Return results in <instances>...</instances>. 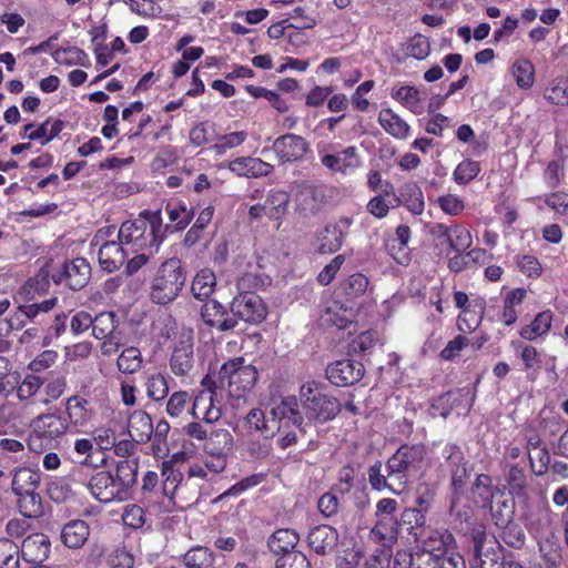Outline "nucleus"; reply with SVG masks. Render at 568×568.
I'll return each instance as SVG.
<instances>
[{"instance_id": "obj_1", "label": "nucleus", "mask_w": 568, "mask_h": 568, "mask_svg": "<svg viewBox=\"0 0 568 568\" xmlns=\"http://www.w3.org/2000/svg\"><path fill=\"white\" fill-rule=\"evenodd\" d=\"M139 466L138 459H119L115 475L105 469L94 471L87 484L89 493L103 504L130 499L138 484Z\"/></svg>"}, {"instance_id": "obj_2", "label": "nucleus", "mask_w": 568, "mask_h": 568, "mask_svg": "<svg viewBox=\"0 0 568 568\" xmlns=\"http://www.w3.org/2000/svg\"><path fill=\"white\" fill-rule=\"evenodd\" d=\"M163 224L160 212L144 210L134 220L125 221L118 230L116 239L130 252L159 251L163 242Z\"/></svg>"}, {"instance_id": "obj_3", "label": "nucleus", "mask_w": 568, "mask_h": 568, "mask_svg": "<svg viewBox=\"0 0 568 568\" xmlns=\"http://www.w3.org/2000/svg\"><path fill=\"white\" fill-rule=\"evenodd\" d=\"M204 387L193 399L191 415L193 420L183 426V434L203 447L215 423L222 417V409L215 405V382L206 375L202 382Z\"/></svg>"}, {"instance_id": "obj_4", "label": "nucleus", "mask_w": 568, "mask_h": 568, "mask_svg": "<svg viewBox=\"0 0 568 568\" xmlns=\"http://www.w3.org/2000/svg\"><path fill=\"white\" fill-rule=\"evenodd\" d=\"M298 400L303 416L316 424L333 420L342 410L338 398L328 392L324 383L315 379H308L301 385Z\"/></svg>"}, {"instance_id": "obj_5", "label": "nucleus", "mask_w": 568, "mask_h": 568, "mask_svg": "<svg viewBox=\"0 0 568 568\" xmlns=\"http://www.w3.org/2000/svg\"><path fill=\"white\" fill-rule=\"evenodd\" d=\"M11 491L17 497L19 513L28 518L43 515L42 498L38 493L41 473L38 469L20 466L12 470Z\"/></svg>"}, {"instance_id": "obj_6", "label": "nucleus", "mask_w": 568, "mask_h": 568, "mask_svg": "<svg viewBox=\"0 0 568 568\" xmlns=\"http://www.w3.org/2000/svg\"><path fill=\"white\" fill-rule=\"evenodd\" d=\"M187 277L184 263L178 257L165 260L158 267L150 285V298L155 304L166 305L180 295Z\"/></svg>"}, {"instance_id": "obj_7", "label": "nucleus", "mask_w": 568, "mask_h": 568, "mask_svg": "<svg viewBox=\"0 0 568 568\" xmlns=\"http://www.w3.org/2000/svg\"><path fill=\"white\" fill-rule=\"evenodd\" d=\"M91 266L83 257H77L64 262L61 266L53 268L51 274L40 270L34 278L30 280L31 286L37 292H45L49 287V277L57 285L64 284L72 291L82 290L89 282Z\"/></svg>"}, {"instance_id": "obj_8", "label": "nucleus", "mask_w": 568, "mask_h": 568, "mask_svg": "<svg viewBox=\"0 0 568 568\" xmlns=\"http://www.w3.org/2000/svg\"><path fill=\"white\" fill-rule=\"evenodd\" d=\"M258 379V372L245 358L237 356L222 364L219 371V381L226 386L230 398L246 399L253 392Z\"/></svg>"}, {"instance_id": "obj_9", "label": "nucleus", "mask_w": 568, "mask_h": 568, "mask_svg": "<svg viewBox=\"0 0 568 568\" xmlns=\"http://www.w3.org/2000/svg\"><path fill=\"white\" fill-rule=\"evenodd\" d=\"M106 400L108 394L104 389H94L92 393L84 392L68 397L64 402V412L69 427L79 429L89 426Z\"/></svg>"}, {"instance_id": "obj_10", "label": "nucleus", "mask_w": 568, "mask_h": 568, "mask_svg": "<svg viewBox=\"0 0 568 568\" xmlns=\"http://www.w3.org/2000/svg\"><path fill=\"white\" fill-rule=\"evenodd\" d=\"M426 454V447L423 444H403L388 458L386 470L388 477L394 478L398 487L396 489H406L409 475L420 468Z\"/></svg>"}, {"instance_id": "obj_11", "label": "nucleus", "mask_w": 568, "mask_h": 568, "mask_svg": "<svg viewBox=\"0 0 568 568\" xmlns=\"http://www.w3.org/2000/svg\"><path fill=\"white\" fill-rule=\"evenodd\" d=\"M118 327L119 318L113 312H101L93 318L92 335L102 341L100 351L103 356L116 354L122 346L123 334Z\"/></svg>"}, {"instance_id": "obj_12", "label": "nucleus", "mask_w": 568, "mask_h": 568, "mask_svg": "<svg viewBox=\"0 0 568 568\" xmlns=\"http://www.w3.org/2000/svg\"><path fill=\"white\" fill-rule=\"evenodd\" d=\"M230 312L236 318V325L239 321L256 325L266 318L268 308L255 292L244 291L233 297L230 303Z\"/></svg>"}, {"instance_id": "obj_13", "label": "nucleus", "mask_w": 568, "mask_h": 568, "mask_svg": "<svg viewBox=\"0 0 568 568\" xmlns=\"http://www.w3.org/2000/svg\"><path fill=\"white\" fill-rule=\"evenodd\" d=\"M432 234L435 239L436 246L439 247L440 253H444L448 258V266L453 272L462 271V251L459 247V240L462 231L457 224L446 225L437 223L432 227Z\"/></svg>"}, {"instance_id": "obj_14", "label": "nucleus", "mask_w": 568, "mask_h": 568, "mask_svg": "<svg viewBox=\"0 0 568 568\" xmlns=\"http://www.w3.org/2000/svg\"><path fill=\"white\" fill-rule=\"evenodd\" d=\"M331 148H333L332 144H326L323 149L321 144H317L320 161L325 169L332 173L348 175L361 168L362 158L355 145H348L336 153L327 152V150Z\"/></svg>"}, {"instance_id": "obj_15", "label": "nucleus", "mask_w": 568, "mask_h": 568, "mask_svg": "<svg viewBox=\"0 0 568 568\" xmlns=\"http://www.w3.org/2000/svg\"><path fill=\"white\" fill-rule=\"evenodd\" d=\"M365 367L361 362L339 359L326 368V378L335 386L345 387L358 383L364 376Z\"/></svg>"}, {"instance_id": "obj_16", "label": "nucleus", "mask_w": 568, "mask_h": 568, "mask_svg": "<svg viewBox=\"0 0 568 568\" xmlns=\"http://www.w3.org/2000/svg\"><path fill=\"white\" fill-rule=\"evenodd\" d=\"M273 150L280 162H295L306 155L310 151V143L302 135L286 133L274 141Z\"/></svg>"}, {"instance_id": "obj_17", "label": "nucleus", "mask_w": 568, "mask_h": 568, "mask_svg": "<svg viewBox=\"0 0 568 568\" xmlns=\"http://www.w3.org/2000/svg\"><path fill=\"white\" fill-rule=\"evenodd\" d=\"M172 374L184 381L191 378L195 369L193 343L191 339L180 341L173 347L169 359Z\"/></svg>"}, {"instance_id": "obj_18", "label": "nucleus", "mask_w": 568, "mask_h": 568, "mask_svg": "<svg viewBox=\"0 0 568 568\" xmlns=\"http://www.w3.org/2000/svg\"><path fill=\"white\" fill-rule=\"evenodd\" d=\"M201 318L206 326L219 332H229L236 327V318L216 300H207L202 305Z\"/></svg>"}, {"instance_id": "obj_19", "label": "nucleus", "mask_w": 568, "mask_h": 568, "mask_svg": "<svg viewBox=\"0 0 568 568\" xmlns=\"http://www.w3.org/2000/svg\"><path fill=\"white\" fill-rule=\"evenodd\" d=\"M31 428L37 430L41 437L47 438L49 444H55L70 427L65 417L55 413H47L37 416L31 423Z\"/></svg>"}, {"instance_id": "obj_20", "label": "nucleus", "mask_w": 568, "mask_h": 568, "mask_svg": "<svg viewBox=\"0 0 568 568\" xmlns=\"http://www.w3.org/2000/svg\"><path fill=\"white\" fill-rule=\"evenodd\" d=\"M339 534L331 525H318L307 535L308 547L318 556L332 554L338 546Z\"/></svg>"}, {"instance_id": "obj_21", "label": "nucleus", "mask_w": 568, "mask_h": 568, "mask_svg": "<svg viewBox=\"0 0 568 568\" xmlns=\"http://www.w3.org/2000/svg\"><path fill=\"white\" fill-rule=\"evenodd\" d=\"M50 551V539L43 532L30 534L20 547V556L33 566L44 562L49 558Z\"/></svg>"}, {"instance_id": "obj_22", "label": "nucleus", "mask_w": 568, "mask_h": 568, "mask_svg": "<svg viewBox=\"0 0 568 568\" xmlns=\"http://www.w3.org/2000/svg\"><path fill=\"white\" fill-rule=\"evenodd\" d=\"M443 456L446 460L445 465L452 474L453 497L450 503V513L459 517L462 515V510L458 507V500L460 497L459 488H462V476L458 475V471L462 464V450L457 445H446L443 450Z\"/></svg>"}, {"instance_id": "obj_23", "label": "nucleus", "mask_w": 568, "mask_h": 568, "mask_svg": "<svg viewBox=\"0 0 568 568\" xmlns=\"http://www.w3.org/2000/svg\"><path fill=\"white\" fill-rule=\"evenodd\" d=\"M298 397L286 396L282 397L277 404L271 409V415L277 425L293 426L301 428L304 422L303 412L298 407Z\"/></svg>"}, {"instance_id": "obj_24", "label": "nucleus", "mask_w": 568, "mask_h": 568, "mask_svg": "<svg viewBox=\"0 0 568 568\" xmlns=\"http://www.w3.org/2000/svg\"><path fill=\"white\" fill-rule=\"evenodd\" d=\"M229 170L237 176L258 179L271 174L274 166L260 158L241 156L229 163Z\"/></svg>"}, {"instance_id": "obj_25", "label": "nucleus", "mask_w": 568, "mask_h": 568, "mask_svg": "<svg viewBox=\"0 0 568 568\" xmlns=\"http://www.w3.org/2000/svg\"><path fill=\"white\" fill-rule=\"evenodd\" d=\"M63 128L64 122L61 119L48 118L37 128L33 123L26 124L21 138H27L30 141H39L41 145H45L55 139Z\"/></svg>"}, {"instance_id": "obj_26", "label": "nucleus", "mask_w": 568, "mask_h": 568, "mask_svg": "<svg viewBox=\"0 0 568 568\" xmlns=\"http://www.w3.org/2000/svg\"><path fill=\"white\" fill-rule=\"evenodd\" d=\"M98 261L103 271L112 273L119 270L130 255L124 245L119 242L103 243L98 246Z\"/></svg>"}, {"instance_id": "obj_27", "label": "nucleus", "mask_w": 568, "mask_h": 568, "mask_svg": "<svg viewBox=\"0 0 568 568\" xmlns=\"http://www.w3.org/2000/svg\"><path fill=\"white\" fill-rule=\"evenodd\" d=\"M90 526L85 520L72 519L62 526L61 542L69 549H80L88 541Z\"/></svg>"}, {"instance_id": "obj_28", "label": "nucleus", "mask_w": 568, "mask_h": 568, "mask_svg": "<svg viewBox=\"0 0 568 568\" xmlns=\"http://www.w3.org/2000/svg\"><path fill=\"white\" fill-rule=\"evenodd\" d=\"M153 424L150 415L144 410H134L128 419V433L138 444L148 443L153 434Z\"/></svg>"}, {"instance_id": "obj_29", "label": "nucleus", "mask_w": 568, "mask_h": 568, "mask_svg": "<svg viewBox=\"0 0 568 568\" xmlns=\"http://www.w3.org/2000/svg\"><path fill=\"white\" fill-rule=\"evenodd\" d=\"M300 540L298 534L288 528L277 529L275 530L271 537L268 538L267 546L276 556L285 557L290 554H295L294 551L297 542Z\"/></svg>"}, {"instance_id": "obj_30", "label": "nucleus", "mask_w": 568, "mask_h": 568, "mask_svg": "<svg viewBox=\"0 0 568 568\" xmlns=\"http://www.w3.org/2000/svg\"><path fill=\"white\" fill-rule=\"evenodd\" d=\"M244 425L250 432H256L264 438H272L276 432H281L282 425H277L272 418H266L260 408H252L244 417Z\"/></svg>"}, {"instance_id": "obj_31", "label": "nucleus", "mask_w": 568, "mask_h": 568, "mask_svg": "<svg viewBox=\"0 0 568 568\" xmlns=\"http://www.w3.org/2000/svg\"><path fill=\"white\" fill-rule=\"evenodd\" d=\"M396 202L406 206L415 215H420L425 209L423 191L414 181H408L399 187Z\"/></svg>"}, {"instance_id": "obj_32", "label": "nucleus", "mask_w": 568, "mask_h": 568, "mask_svg": "<svg viewBox=\"0 0 568 568\" xmlns=\"http://www.w3.org/2000/svg\"><path fill=\"white\" fill-rule=\"evenodd\" d=\"M233 444L230 430L214 426L202 448L209 455H227Z\"/></svg>"}, {"instance_id": "obj_33", "label": "nucleus", "mask_w": 568, "mask_h": 568, "mask_svg": "<svg viewBox=\"0 0 568 568\" xmlns=\"http://www.w3.org/2000/svg\"><path fill=\"white\" fill-rule=\"evenodd\" d=\"M377 121L395 139L405 140L409 135V125L390 108L382 109Z\"/></svg>"}, {"instance_id": "obj_34", "label": "nucleus", "mask_w": 568, "mask_h": 568, "mask_svg": "<svg viewBox=\"0 0 568 568\" xmlns=\"http://www.w3.org/2000/svg\"><path fill=\"white\" fill-rule=\"evenodd\" d=\"M161 475L163 477L162 485L160 487V495L173 499L174 495L182 487L183 474L175 469L171 460H164L162 463Z\"/></svg>"}, {"instance_id": "obj_35", "label": "nucleus", "mask_w": 568, "mask_h": 568, "mask_svg": "<svg viewBox=\"0 0 568 568\" xmlns=\"http://www.w3.org/2000/svg\"><path fill=\"white\" fill-rule=\"evenodd\" d=\"M169 221L175 231L185 230L194 217V210L183 201H170L165 205Z\"/></svg>"}, {"instance_id": "obj_36", "label": "nucleus", "mask_w": 568, "mask_h": 568, "mask_svg": "<svg viewBox=\"0 0 568 568\" xmlns=\"http://www.w3.org/2000/svg\"><path fill=\"white\" fill-rule=\"evenodd\" d=\"M544 98L554 105H568V77L557 75L550 79L545 85Z\"/></svg>"}, {"instance_id": "obj_37", "label": "nucleus", "mask_w": 568, "mask_h": 568, "mask_svg": "<svg viewBox=\"0 0 568 568\" xmlns=\"http://www.w3.org/2000/svg\"><path fill=\"white\" fill-rule=\"evenodd\" d=\"M317 240L320 241V253L332 254L342 247L344 234L337 224H328L318 232Z\"/></svg>"}, {"instance_id": "obj_38", "label": "nucleus", "mask_w": 568, "mask_h": 568, "mask_svg": "<svg viewBox=\"0 0 568 568\" xmlns=\"http://www.w3.org/2000/svg\"><path fill=\"white\" fill-rule=\"evenodd\" d=\"M425 524L426 517L425 514H422V510H416V508H406L402 513L399 525L404 526L416 541L426 537Z\"/></svg>"}, {"instance_id": "obj_39", "label": "nucleus", "mask_w": 568, "mask_h": 568, "mask_svg": "<svg viewBox=\"0 0 568 568\" xmlns=\"http://www.w3.org/2000/svg\"><path fill=\"white\" fill-rule=\"evenodd\" d=\"M216 278L210 268L200 270L192 282L191 292L199 301H206L214 292Z\"/></svg>"}, {"instance_id": "obj_40", "label": "nucleus", "mask_w": 568, "mask_h": 568, "mask_svg": "<svg viewBox=\"0 0 568 568\" xmlns=\"http://www.w3.org/2000/svg\"><path fill=\"white\" fill-rule=\"evenodd\" d=\"M368 481L372 489L382 491L389 490L393 494L399 495L404 491V489H396L398 487L394 478L388 477V473L383 474V464L381 460L375 462L372 466H369L368 470Z\"/></svg>"}, {"instance_id": "obj_41", "label": "nucleus", "mask_w": 568, "mask_h": 568, "mask_svg": "<svg viewBox=\"0 0 568 568\" xmlns=\"http://www.w3.org/2000/svg\"><path fill=\"white\" fill-rule=\"evenodd\" d=\"M527 291L523 287L510 290L505 294L501 321L505 325H511L517 321V307L524 302Z\"/></svg>"}, {"instance_id": "obj_42", "label": "nucleus", "mask_w": 568, "mask_h": 568, "mask_svg": "<svg viewBox=\"0 0 568 568\" xmlns=\"http://www.w3.org/2000/svg\"><path fill=\"white\" fill-rule=\"evenodd\" d=\"M142 366L143 356L141 351L135 346L123 348L116 358V367L119 372L125 375L138 373Z\"/></svg>"}, {"instance_id": "obj_43", "label": "nucleus", "mask_w": 568, "mask_h": 568, "mask_svg": "<svg viewBox=\"0 0 568 568\" xmlns=\"http://www.w3.org/2000/svg\"><path fill=\"white\" fill-rule=\"evenodd\" d=\"M552 324V313L545 311L536 315L534 321L521 328L520 336L527 341H534L547 335Z\"/></svg>"}, {"instance_id": "obj_44", "label": "nucleus", "mask_w": 568, "mask_h": 568, "mask_svg": "<svg viewBox=\"0 0 568 568\" xmlns=\"http://www.w3.org/2000/svg\"><path fill=\"white\" fill-rule=\"evenodd\" d=\"M213 562V552L206 547L196 546L184 554L181 568H211Z\"/></svg>"}, {"instance_id": "obj_45", "label": "nucleus", "mask_w": 568, "mask_h": 568, "mask_svg": "<svg viewBox=\"0 0 568 568\" xmlns=\"http://www.w3.org/2000/svg\"><path fill=\"white\" fill-rule=\"evenodd\" d=\"M172 377L160 372L151 374L145 383L146 395L154 402H162L169 396V382Z\"/></svg>"}, {"instance_id": "obj_46", "label": "nucleus", "mask_w": 568, "mask_h": 568, "mask_svg": "<svg viewBox=\"0 0 568 568\" xmlns=\"http://www.w3.org/2000/svg\"><path fill=\"white\" fill-rule=\"evenodd\" d=\"M513 75L518 88L528 90L535 83V67L527 58H518L511 67Z\"/></svg>"}, {"instance_id": "obj_47", "label": "nucleus", "mask_w": 568, "mask_h": 568, "mask_svg": "<svg viewBox=\"0 0 568 568\" xmlns=\"http://www.w3.org/2000/svg\"><path fill=\"white\" fill-rule=\"evenodd\" d=\"M368 285V277L365 274L358 272L344 278L339 283V290L347 300H351L363 296L366 293Z\"/></svg>"}, {"instance_id": "obj_48", "label": "nucleus", "mask_w": 568, "mask_h": 568, "mask_svg": "<svg viewBox=\"0 0 568 568\" xmlns=\"http://www.w3.org/2000/svg\"><path fill=\"white\" fill-rule=\"evenodd\" d=\"M390 97L413 112H418L422 109L419 91L416 87H394L390 90Z\"/></svg>"}, {"instance_id": "obj_49", "label": "nucleus", "mask_w": 568, "mask_h": 568, "mask_svg": "<svg viewBox=\"0 0 568 568\" xmlns=\"http://www.w3.org/2000/svg\"><path fill=\"white\" fill-rule=\"evenodd\" d=\"M399 526L394 517H379L372 529V535L385 545L397 539Z\"/></svg>"}, {"instance_id": "obj_50", "label": "nucleus", "mask_w": 568, "mask_h": 568, "mask_svg": "<svg viewBox=\"0 0 568 568\" xmlns=\"http://www.w3.org/2000/svg\"><path fill=\"white\" fill-rule=\"evenodd\" d=\"M191 395L187 390H176L168 396L165 412L171 418H179L184 413H191Z\"/></svg>"}, {"instance_id": "obj_51", "label": "nucleus", "mask_w": 568, "mask_h": 568, "mask_svg": "<svg viewBox=\"0 0 568 568\" xmlns=\"http://www.w3.org/2000/svg\"><path fill=\"white\" fill-rule=\"evenodd\" d=\"M268 219L278 220L287 210L290 194L283 190H271L264 201Z\"/></svg>"}, {"instance_id": "obj_52", "label": "nucleus", "mask_w": 568, "mask_h": 568, "mask_svg": "<svg viewBox=\"0 0 568 568\" xmlns=\"http://www.w3.org/2000/svg\"><path fill=\"white\" fill-rule=\"evenodd\" d=\"M485 301L481 298L469 301L464 294V323L469 331L476 329L484 315Z\"/></svg>"}, {"instance_id": "obj_53", "label": "nucleus", "mask_w": 568, "mask_h": 568, "mask_svg": "<svg viewBox=\"0 0 568 568\" xmlns=\"http://www.w3.org/2000/svg\"><path fill=\"white\" fill-rule=\"evenodd\" d=\"M470 494L476 505L487 507L494 496L490 477L487 475H479L471 487Z\"/></svg>"}, {"instance_id": "obj_54", "label": "nucleus", "mask_w": 568, "mask_h": 568, "mask_svg": "<svg viewBox=\"0 0 568 568\" xmlns=\"http://www.w3.org/2000/svg\"><path fill=\"white\" fill-rule=\"evenodd\" d=\"M20 547L10 538H0V568H19Z\"/></svg>"}, {"instance_id": "obj_55", "label": "nucleus", "mask_w": 568, "mask_h": 568, "mask_svg": "<svg viewBox=\"0 0 568 568\" xmlns=\"http://www.w3.org/2000/svg\"><path fill=\"white\" fill-rule=\"evenodd\" d=\"M266 479V475L263 473H256L252 474L250 476H246L232 485L230 488H227L221 496L220 499L226 498V497H236L241 496L248 489H252L256 486H258L261 483H263Z\"/></svg>"}, {"instance_id": "obj_56", "label": "nucleus", "mask_w": 568, "mask_h": 568, "mask_svg": "<svg viewBox=\"0 0 568 568\" xmlns=\"http://www.w3.org/2000/svg\"><path fill=\"white\" fill-rule=\"evenodd\" d=\"M146 510L138 504H128L124 506L121 519L125 527L140 529L146 523Z\"/></svg>"}, {"instance_id": "obj_57", "label": "nucleus", "mask_w": 568, "mask_h": 568, "mask_svg": "<svg viewBox=\"0 0 568 568\" xmlns=\"http://www.w3.org/2000/svg\"><path fill=\"white\" fill-rule=\"evenodd\" d=\"M68 388V381L65 375L60 373H50V377L48 378L44 385V392L47 398L43 400L44 404H49L53 400L59 399Z\"/></svg>"}, {"instance_id": "obj_58", "label": "nucleus", "mask_w": 568, "mask_h": 568, "mask_svg": "<svg viewBox=\"0 0 568 568\" xmlns=\"http://www.w3.org/2000/svg\"><path fill=\"white\" fill-rule=\"evenodd\" d=\"M355 468L352 465H345L338 470L336 481L332 486V491L342 496L347 495L355 487Z\"/></svg>"}, {"instance_id": "obj_59", "label": "nucleus", "mask_w": 568, "mask_h": 568, "mask_svg": "<svg viewBox=\"0 0 568 568\" xmlns=\"http://www.w3.org/2000/svg\"><path fill=\"white\" fill-rule=\"evenodd\" d=\"M528 449L532 471L537 476L544 475L547 471L550 462L549 453L546 448L539 447L531 440L528 443Z\"/></svg>"}, {"instance_id": "obj_60", "label": "nucleus", "mask_w": 568, "mask_h": 568, "mask_svg": "<svg viewBox=\"0 0 568 568\" xmlns=\"http://www.w3.org/2000/svg\"><path fill=\"white\" fill-rule=\"evenodd\" d=\"M53 59L60 64L71 65L73 63L85 65L88 54L78 47L59 48L52 53Z\"/></svg>"}, {"instance_id": "obj_61", "label": "nucleus", "mask_w": 568, "mask_h": 568, "mask_svg": "<svg viewBox=\"0 0 568 568\" xmlns=\"http://www.w3.org/2000/svg\"><path fill=\"white\" fill-rule=\"evenodd\" d=\"M44 385L43 378L36 374H27L17 386V397L20 400L31 399Z\"/></svg>"}, {"instance_id": "obj_62", "label": "nucleus", "mask_w": 568, "mask_h": 568, "mask_svg": "<svg viewBox=\"0 0 568 568\" xmlns=\"http://www.w3.org/2000/svg\"><path fill=\"white\" fill-rule=\"evenodd\" d=\"M520 358L525 371L535 379L541 366V358L537 349L530 345L524 346L520 352Z\"/></svg>"}, {"instance_id": "obj_63", "label": "nucleus", "mask_w": 568, "mask_h": 568, "mask_svg": "<svg viewBox=\"0 0 568 568\" xmlns=\"http://www.w3.org/2000/svg\"><path fill=\"white\" fill-rule=\"evenodd\" d=\"M247 133L245 131H236L220 136L213 149L216 154H223L226 150L236 148L245 142Z\"/></svg>"}, {"instance_id": "obj_64", "label": "nucleus", "mask_w": 568, "mask_h": 568, "mask_svg": "<svg viewBox=\"0 0 568 568\" xmlns=\"http://www.w3.org/2000/svg\"><path fill=\"white\" fill-rule=\"evenodd\" d=\"M58 352L52 349H45L38 354L29 364L28 369L32 373H41L52 367L58 361Z\"/></svg>"}]
</instances>
